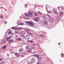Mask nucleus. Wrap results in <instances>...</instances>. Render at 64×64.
<instances>
[{"label":"nucleus","instance_id":"nucleus-27","mask_svg":"<svg viewBox=\"0 0 64 64\" xmlns=\"http://www.w3.org/2000/svg\"><path fill=\"white\" fill-rule=\"evenodd\" d=\"M42 16L43 18H44V19H45V18H46V16L45 15H43Z\"/></svg>","mask_w":64,"mask_h":64},{"label":"nucleus","instance_id":"nucleus-26","mask_svg":"<svg viewBox=\"0 0 64 64\" xmlns=\"http://www.w3.org/2000/svg\"><path fill=\"white\" fill-rule=\"evenodd\" d=\"M5 62L4 61H3L2 62H0V64H3V63H5Z\"/></svg>","mask_w":64,"mask_h":64},{"label":"nucleus","instance_id":"nucleus-20","mask_svg":"<svg viewBox=\"0 0 64 64\" xmlns=\"http://www.w3.org/2000/svg\"><path fill=\"white\" fill-rule=\"evenodd\" d=\"M25 14L27 16H28V17H29V13L28 14L26 13Z\"/></svg>","mask_w":64,"mask_h":64},{"label":"nucleus","instance_id":"nucleus-9","mask_svg":"<svg viewBox=\"0 0 64 64\" xmlns=\"http://www.w3.org/2000/svg\"><path fill=\"white\" fill-rule=\"evenodd\" d=\"M64 14L63 13V12H60V16H63V15Z\"/></svg>","mask_w":64,"mask_h":64},{"label":"nucleus","instance_id":"nucleus-57","mask_svg":"<svg viewBox=\"0 0 64 64\" xmlns=\"http://www.w3.org/2000/svg\"><path fill=\"white\" fill-rule=\"evenodd\" d=\"M60 44V43H59V44H58V45H59Z\"/></svg>","mask_w":64,"mask_h":64},{"label":"nucleus","instance_id":"nucleus-33","mask_svg":"<svg viewBox=\"0 0 64 64\" xmlns=\"http://www.w3.org/2000/svg\"><path fill=\"white\" fill-rule=\"evenodd\" d=\"M28 42H31V43H33V42L32 40H28Z\"/></svg>","mask_w":64,"mask_h":64},{"label":"nucleus","instance_id":"nucleus-44","mask_svg":"<svg viewBox=\"0 0 64 64\" xmlns=\"http://www.w3.org/2000/svg\"><path fill=\"white\" fill-rule=\"evenodd\" d=\"M26 31H27V32H30V30H27Z\"/></svg>","mask_w":64,"mask_h":64},{"label":"nucleus","instance_id":"nucleus-40","mask_svg":"<svg viewBox=\"0 0 64 64\" xmlns=\"http://www.w3.org/2000/svg\"><path fill=\"white\" fill-rule=\"evenodd\" d=\"M25 8H27V5L25 4Z\"/></svg>","mask_w":64,"mask_h":64},{"label":"nucleus","instance_id":"nucleus-29","mask_svg":"<svg viewBox=\"0 0 64 64\" xmlns=\"http://www.w3.org/2000/svg\"><path fill=\"white\" fill-rule=\"evenodd\" d=\"M61 56L62 57H64V54H63L62 53H61Z\"/></svg>","mask_w":64,"mask_h":64},{"label":"nucleus","instance_id":"nucleus-59","mask_svg":"<svg viewBox=\"0 0 64 64\" xmlns=\"http://www.w3.org/2000/svg\"><path fill=\"white\" fill-rule=\"evenodd\" d=\"M20 33H21V32H20Z\"/></svg>","mask_w":64,"mask_h":64},{"label":"nucleus","instance_id":"nucleus-14","mask_svg":"<svg viewBox=\"0 0 64 64\" xmlns=\"http://www.w3.org/2000/svg\"><path fill=\"white\" fill-rule=\"evenodd\" d=\"M27 51L28 52H32V50L30 48L29 50H28Z\"/></svg>","mask_w":64,"mask_h":64},{"label":"nucleus","instance_id":"nucleus-42","mask_svg":"<svg viewBox=\"0 0 64 64\" xmlns=\"http://www.w3.org/2000/svg\"><path fill=\"white\" fill-rule=\"evenodd\" d=\"M18 29L19 30H20L21 29V28H18Z\"/></svg>","mask_w":64,"mask_h":64},{"label":"nucleus","instance_id":"nucleus-24","mask_svg":"<svg viewBox=\"0 0 64 64\" xmlns=\"http://www.w3.org/2000/svg\"><path fill=\"white\" fill-rule=\"evenodd\" d=\"M13 42V40H10L9 42V43H11V42Z\"/></svg>","mask_w":64,"mask_h":64},{"label":"nucleus","instance_id":"nucleus-34","mask_svg":"<svg viewBox=\"0 0 64 64\" xmlns=\"http://www.w3.org/2000/svg\"><path fill=\"white\" fill-rule=\"evenodd\" d=\"M46 11H48V13H51V11H50V10L48 11V10H47Z\"/></svg>","mask_w":64,"mask_h":64},{"label":"nucleus","instance_id":"nucleus-41","mask_svg":"<svg viewBox=\"0 0 64 64\" xmlns=\"http://www.w3.org/2000/svg\"><path fill=\"white\" fill-rule=\"evenodd\" d=\"M3 61V59H2V58H0V61Z\"/></svg>","mask_w":64,"mask_h":64},{"label":"nucleus","instance_id":"nucleus-55","mask_svg":"<svg viewBox=\"0 0 64 64\" xmlns=\"http://www.w3.org/2000/svg\"><path fill=\"white\" fill-rule=\"evenodd\" d=\"M16 37H18V36H16Z\"/></svg>","mask_w":64,"mask_h":64},{"label":"nucleus","instance_id":"nucleus-18","mask_svg":"<svg viewBox=\"0 0 64 64\" xmlns=\"http://www.w3.org/2000/svg\"><path fill=\"white\" fill-rule=\"evenodd\" d=\"M8 32V33L10 35L12 33V30H9V32Z\"/></svg>","mask_w":64,"mask_h":64},{"label":"nucleus","instance_id":"nucleus-47","mask_svg":"<svg viewBox=\"0 0 64 64\" xmlns=\"http://www.w3.org/2000/svg\"><path fill=\"white\" fill-rule=\"evenodd\" d=\"M3 17V16H0V17Z\"/></svg>","mask_w":64,"mask_h":64},{"label":"nucleus","instance_id":"nucleus-5","mask_svg":"<svg viewBox=\"0 0 64 64\" xmlns=\"http://www.w3.org/2000/svg\"><path fill=\"white\" fill-rule=\"evenodd\" d=\"M34 21H36V22H38L39 21V18H36L34 19Z\"/></svg>","mask_w":64,"mask_h":64},{"label":"nucleus","instance_id":"nucleus-17","mask_svg":"<svg viewBox=\"0 0 64 64\" xmlns=\"http://www.w3.org/2000/svg\"><path fill=\"white\" fill-rule=\"evenodd\" d=\"M17 41H21L22 40L21 39V38H18L16 39Z\"/></svg>","mask_w":64,"mask_h":64},{"label":"nucleus","instance_id":"nucleus-8","mask_svg":"<svg viewBox=\"0 0 64 64\" xmlns=\"http://www.w3.org/2000/svg\"><path fill=\"white\" fill-rule=\"evenodd\" d=\"M9 34L8 32H6L5 34V36L6 37H8L9 36Z\"/></svg>","mask_w":64,"mask_h":64},{"label":"nucleus","instance_id":"nucleus-31","mask_svg":"<svg viewBox=\"0 0 64 64\" xmlns=\"http://www.w3.org/2000/svg\"><path fill=\"white\" fill-rule=\"evenodd\" d=\"M39 36H41V37H44V36H43L41 34H40Z\"/></svg>","mask_w":64,"mask_h":64},{"label":"nucleus","instance_id":"nucleus-38","mask_svg":"<svg viewBox=\"0 0 64 64\" xmlns=\"http://www.w3.org/2000/svg\"><path fill=\"white\" fill-rule=\"evenodd\" d=\"M38 13H39V14H42V12H40V11L38 12Z\"/></svg>","mask_w":64,"mask_h":64},{"label":"nucleus","instance_id":"nucleus-12","mask_svg":"<svg viewBox=\"0 0 64 64\" xmlns=\"http://www.w3.org/2000/svg\"><path fill=\"white\" fill-rule=\"evenodd\" d=\"M38 59V61H40L41 60V58L40 57H38L37 58Z\"/></svg>","mask_w":64,"mask_h":64},{"label":"nucleus","instance_id":"nucleus-22","mask_svg":"<svg viewBox=\"0 0 64 64\" xmlns=\"http://www.w3.org/2000/svg\"><path fill=\"white\" fill-rule=\"evenodd\" d=\"M18 24L20 25H24V24L23 23H19Z\"/></svg>","mask_w":64,"mask_h":64},{"label":"nucleus","instance_id":"nucleus-23","mask_svg":"<svg viewBox=\"0 0 64 64\" xmlns=\"http://www.w3.org/2000/svg\"><path fill=\"white\" fill-rule=\"evenodd\" d=\"M44 24L46 25H47L48 24L47 22L46 21H45L44 22Z\"/></svg>","mask_w":64,"mask_h":64},{"label":"nucleus","instance_id":"nucleus-58","mask_svg":"<svg viewBox=\"0 0 64 64\" xmlns=\"http://www.w3.org/2000/svg\"><path fill=\"white\" fill-rule=\"evenodd\" d=\"M24 19H25V18H24Z\"/></svg>","mask_w":64,"mask_h":64},{"label":"nucleus","instance_id":"nucleus-37","mask_svg":"<svg viewBox=\"0 0 64 64\" xmlns=\"http://www.w3.org/2000/svg\"><path fill=\"white\" fill-rule=\"evenodd\" d=\"M31 48H32V49H35V47H32Z\"/></svg>","mask_w":64,"mask_h":64},{"label":"nucleus","instance_id":"nucleus-15","mask_svg":"<svg viewBox=\"0 0 64 64\" xmlns=\"http://www.w3.org/2000/svg\"><path fill=\"white\" fill-rule=\"evenodd\" d=\"M15 54L16 56V57H18V56H19V54L17 53H15Z\"/></svg>","mask_w":64,"mask_h":64},{"label":"nucleus","instance_id":"nucleus-49","mask_svg":"<svg viewBox=\"0 0 64 64\" xmlns=\"http://www.w3.org/2000/svg\"><path fill=\"white\" fill-rule=\"evenodd\" d=\"M3 8V7H2L0 8V9H1V8Z\"/></svg>","mask_w":64,"mask_h":64},{"label":"nucleus","instance_id":"nucleus-54","mask_svg":"<svg viewBox=\"0 0 64 64\" xmlns=\"http://www.w3.org/2000/svg\"><path fill=\"white\" fill-rule=\"evenodd\" d=\"M9 54H7V55H8V56H9Z\"/></svg>","mask_w":64,"mask_h":64},{"label":"nucleus","instance_id":"nucleus-35","mask_svg":"<svg viewBox=\"0 0 64 64\" xmlns=\"http://www.w3.org/2000/svg\"><path fill=\"white\" fill-rule=\"evenodd\" d=\"M4 24H6L7 23V22L6 21H5L4 22Z\"/></svg>","mask_w":64,"mask_h":64},{"label":"nucleus","instance_id":"nucleus-30","mask_svg":"<svg viewBox=\"0 0 64 64\" xmlns=\"http://www.w3.org/2000/svg\"><path fill=\"white\" fill-rule=\"evenodd\" d=\"M22 54L23 55H22V56L23 57H24V55H25V53H24Z\"/></svg>","mask_w":64,"mask_h":64},{"label":"nucleus","instance_id":"nucleus-16","mask_svg":"<svg viewBox=\"0 0 64 64\" xmlns=\"http://www.w3.org/2000/svg\"><path fill=\"white\" fill-rule=\"evenodd\" d=\"M26 50H29V47L28 46H27L26 47Z\"/></svg>","mask_w":64,"mask_h":64},{"label":"nucleus","instance_id":"nucleus-46","mask_svg":"<svg viewBox=\"0 0 64 64\" xmlns=\"http://www.w3.org/2000/svg\"><path fill=\"white\" fill-rule=\"evenodd\" d=\"M5 42H6V41H4V43H5Z\"/></svg>","mask_w":64,"mask_h":64},{"label":"nucleus","instance_id":"nucleus-36","mask_svg":"<svg viewBox=\"0 0 64 64\" xmlns=\"http://www.w3.org/2000/svg\"><path fill=\"white\" fill-rule=\"evenodd\" d=\"M15 28V27H12L11 28V29H14Z\"/></svg>","mask_w":64,"mask_h":64},{"label":"nucleus","instance_id":"nucleus-2","mask_svg":"<svg viewBox=\"0 0 64 64\" xmlns=\"http://www.w3.org/2000/svg\"><path fill=\"white\" fill-rule=\"evenodd\" d=\"M30 35H28L27 34L25 38L26 39H27L28 40H29V39H30Z\"/></svg>","mask_w":64,"mask_h":64},{"label":"nucleus","instance_id":"nucleus-48","mask_svg":"<svg viewBox=\"0 0 64 64\" xmlns=\"http://www.w3.org/2000/svg\"><path fill=\"white\" fill-rule=\"evenodd\" d=\"M21 32H22V33H23V31H22V30L21 31Z\"/></svg>","mask_w":64,"mask_h":64},{"label":"nucleus","instance_id":"nucleus-52","mask_svg":"<svg viewBox=\"0 0 64 64\" xmlns=\"http://www.w3.org/2000/svg\"><path fill=\"white\" fill-rule=\"evenodd\" d=\"M47 27L48 28H49V27H48V26H47Z\"/></svg>","mask_w":64,"mask_h":64},{"label":"nucleus","instance_id":"nucleus-19","mask_svg":"<svg viewBox=\"0 0 64 64\" xmlns=\"http://www.w3.org/2000/svg\"><path fill=\"white\" fill-rule=\"evenodd\" d=\"M49 6H48L46 4V10H47V8H48V7Z\"/></svg>","mask_w":64,"mask_h":64},{"label":"nucleus","instance_id":"nucleus-45","mask_svg":"<svg viewBox=\"0 0 64 64\" xmlns=\"http://www.w3.org/2000/svg\"><path fill=\"white\" fill-rule=\"evenodd\" d=\"M28 33H29V34H31V35H32V34L31 33H30V32Z\"/></svg>","mask_w":64,"mask_h":64},{"label":"nucleus","instance_id":"nucleus-56","mask_svg":"<svg viewBox=\"0 0 64 64\" xmlns=\"http://www.w3.org/2000/svg\"><path fill=\"white\" fill-rule=\"evenodd\" d=\"M5 11H6V10H4Z\"/></svg>","mask_w":64,"mask_h":64},{"label":"nucleus","instance_id":"nucleus-53","mask_svg":"<svg viewBox=\"0 0 64 64\" xmlns=\"http://www.w3.org/2000/svg\"><path fill=\"white\" fill-rule=\"evenodd\" d=\"M32 45L33 46H34V44H33Z\"/></svg>","mask_w":64,"mask_h":64},{"label":"nucleus","instance_id":"nucleus-32","mask_svg":"<svg viewBox=\"0 0 64 64\" xmlns=\"http://www.w3.org/2000/svg\"><path fill=\"white\" fill-rule=\"evenodd\" d=\"M10 37H9L8 38V37H6V39L7 40H9V39H10Z\"/></svg>","mask_w":64,"mask_h":64},{"label":"nucleus","instance_id":"nucleus-10","mask_svg":"<svg viewBox=\"0 0 64 64\" xmlns=\"http://www.w3.org/2000/svg\"><path fill=\"white\" fill-rule=\"evenodd\" d=\"M34 56H35V57H39V55L38 54H34Z\"/></svg>","mask_w":64,"mask_h":64},{"label":"nucleus","instance_id":"nucleus-1","mask_svg":"<svg viewBox=\"0 0 64 64\" xmlns=\"http://www.w3.org/2000/svg\"><path fill=\"white\" fill-rule=\"evenodd\" d=\"M26 23L28 24H29L30 26H34V23L32 22H27Z\"/></svg>","mask_w":64,"mask_h":64},{"label":"nucleus","instance_id":"nucleus-13","mask_svg":"<svg viewBox=\"0 0 64 64\" xmlns=\"http://www.w3.org/2000/svg\"><path fill=\"white\" fill-rule=\"evenodd\" d=\"M32 15H33V14L32 12H30L29 13V16L30 17H32Z\"/></svg>","mask_w":64,"mask_h":64},{"label":"nucleus","instance_id":"nucleus-3","mask_svg":"<svg viewBox=\"0 0 64 64\" xmlns=\"http://www.w3.org/2000/svg\"><path fill=\"white\" fill-rule=\"evenodd\" d=\"M35 61V59L34 58H33L32 59L31 61V63H34Z\"/></svg>","mask_w":64,"mask_h":64},{"label":"nucleus","instance_id":"nucleus-7","mask_svg":"<svg viewBox=\"0 0 64 64\" xmlns=\"http://www.w3.org/2000/svg\"><path fill=\"white\" fill-rule=\"evenodd\" d=\"M56 19L57 20H59L60 19V17H59V16H56Z\"/></svg>","mask_w":64,"mask_h":64},{"label":"nucleus","instance_id":"nucleus-11","mask_svg":"<svg viewBox=\"0 0 64 64\" xmlns=\"http://www.w3.org/2000/svg\"><path fill=\"white\" fill-rule=\"evenodd\" d=\"M63 8L62 6H61L60 8H58V10H59V11H61L62 10H61V9H63Z\"/></svg>","mask_w":64,"mask_h":64},{"label":"nucleus","instance_id":"nucleus-21","mask_svg":"<svg viewBox=\"0 0 64 64\" xmlns=\"http://www.w3.org/2000/svg\"><path fill=\"white\" fill-rule=\"evenodd\" d=\"M6 47H7V46H6V45H5L3 47H2V48H3V49H5Z\"/></svg>","mask_w":64,"mask_h":64},{"label":"nucleus","instance_id":"nucleus-43","mask_svg":"<svg viewBox=\"0 0 64 64\" xmlns=\"http://www.w3.org/2000/svg\"><path fill=\"white\" fill-rule=\"evenodd\" d=\"M15 33L16 34H17V33H18V32H15Z\"/></svg>","mask_w":64,"mask_h":64},{"label":"nucleus","instance_id":"nucleus-4","mask_svg":"<svg viewBox=\"0 0 64 64\" xmlns=\"http://www.w3.org/2000/svg\"><path fill=\"white\" fill-rule=\"evenodd\" d=\"M23 51V49L22 48H20L19 50V52L20 53H21Z\"/></svg>","mask_w":64,"mask_h":64},{"label":"nucleus","instance_id":"nucleus-28","mask_svg":"<svg viewBox=\"0 0 64 64\" xmlns=\"http://www.w3.org/2000/svg\"><path fill=\"white\" fill-rule=\"evenodd\" d=\"M54 13H55V14H57V12H56V10H54Z\"/></svg>","mask_w":64,"mask_h":64},{"label":"nucleus","instance_id":"nucleus-6","mask_svg":"<svg viewBox=\"0 0 64 64\" xmlns=\"http://www.w3.org/2000/svg\"><path fill=\"white\" fill-rule=\"evenodd\" d=\"M50 21L51 22H53L54 21V20L53 19V18H50Z\"/></svg>","mask_w":64,"mask_h":64},{"label":"nucleus","instance_id":"nucleus-39","mask_svg":"<svg viewBox=\"0 0 64 64\" xmlns=\"http://www.w3.org/2000/svg\"><path fill=\"white\" fill-rule=\"evenodd\" d=\"M47 16L49 17H50V15H49L48 14H47Z\"/></svg>","mask_w":64,"mask_h":64},{"label":"nucleus","instance_id":"nucleus-50","mask_svg":"<svg viewBox=\"0 0 64 64\" xmlns=\"http://www.w3.org/2000/svg\"><path fill=\"white\" fill-rule=\"evenodd\" d=\"M11 2L12 4L13 3V1H12Z\"/></svg>","mask_w":64,"mask_h":64},{"label":"nucleus","instance_id":"nucleus-51","mask_svg":"<svg viewBox=\"0 0 64 64\" xmlns=\"http://www.w3.org/2000/svg\"><path fill=\"white\" fill-rule=\"evenodd\" d=\"M1 18H2V19H3V18L1 17H0Z\"/></svg>","mask_w":64,"mask_h":64},{"label":"nucleus","instance_id":"nucleus-25","mask_svg":"<svg viewBox=\"0 0 64 64\" xmlns=\"http://www.w3.org/2000/svg\"><path fill=\"white\" fill-rule=\"evenodd\" d=\"M34 15L35 16H38V14L37 13H34Z\"/></svg>","mask_w":64,"mask_h":64}]
</instances>
